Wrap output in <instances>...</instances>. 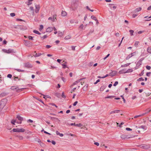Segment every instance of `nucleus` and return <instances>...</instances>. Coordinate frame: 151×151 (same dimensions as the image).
Returning <instances> with one entry per match:
<instances>
[{"label":"nucleus","mask_w":151,"mask_h":151,"mask_svg":"<svg viewBox=\"0 0 151 151\" xmlns=\"http://www.w3.org/2000/svg\"><path fill=\"white\" fill-rule=\"evenodd\" d=\"M6 100L4 99L0 101V111H1L6 105Z\"/></svg>","instance_id":"obj_1"},{"label":"nucleus","mask_w":151,"mask_h":151,"mask_svg":"<svg viewBox=\"0 0 151 151\" xmlns=\"http://www.w3.org/2000/svg\"><path fill=\"white\" fill-rule=\"evenodd\" d=\"M12 131L14 132H23L25 131V129L23 128L20 129L14 128L12 129Z\"/></svg>","instance_id":"obj_2"},{"label":"nucleus","mask_w":151,"mask_h":151,"mask_svg":"<svg viewBox=\"0 0 151 151\" xmlns=\"http://www.w3.org/2000/svg\"><path fill=\"white\" fill-rule=\"evenodd\" d=\"M139 147H140L141 148L145 149H149L150 148V145L149 144L148 145H145V144H143L141 145H140L139 146Z\"/></svg>","instance_id":"obj_3"},{"label":"nucleus","mask_w":151,"mask_h":151,"mask_svg":"<svg viewBox=\"0 0 151 151\" xmlns=\"http://www.w3.org/2000/svg\"><path fill=\"white\" fill-rule=\"evenodd\" d=\"M144 59V58H142L139 60L137 63L136 67V68H135L136 69L138 68L139 66L141 65L142 64V61Z\"/></svg>","instance_id":"obj_4"},{"label":"nucleus","mask_w":151,"mask_h":151,"mask_svg":"<svg viewBox=\"0 0 151 151\" xmlns=\"http://www.w3.org/2000/svg\"><path fill=\"white\" fill-rule=\"evenodd\" d=\"M24 66L25 67L28 68H31L32 67V65L29 63H25L24 64Z\"/></svg>","instance_id":"obj_5"},{"label":"nucleus","mask_w":151,"mask_h":151,"mask_svg":"<svg viewBox=\"0 0 151 151\" xmlns=\"http://www.w3.org/2000/svg\"><path fill=\"white\" fill-rule=\"evenodd\" d=\"M25 45L28 47H31L32 45V43L29 41L25 40Z\"/></svg>","instance_id":"obj_6"},{"label":"nucleus","mask_w":151,"mask_h":151,"mask_svg":"<svg viewBox=\"0 0 151 151\" xmlns=\"http://www.w3.org/2000/svg\"><path fill=\"white\" fill-rule=\"evenodd\" d=\"M35 12L36 13H37L39 12L40 8V6L39 5H35Z\"/></svg>","instance_id":"obj_7"},{"label":"nucleus","mask_w":151,"mask_h":151,"mask_svg":"<svg viewBox=\"0 0 151 151\" xmlns=\"http://www.w3.org/2000/svg\"><path fill=\"white\" fill-rule=\"evenodd\" d=\"M116 72L115 71H113L111 72L109 74V76L111 77L114 76L116 74Z\"/></svg>","instance_id":"obj_8"},{"label":"nucleus","mask_w":151,"mask_h":151,"mask_svg":"<svg viewBox=\"0 0 151 151\" xmlns=\"http://www.w3.org/2000/svg\"><path fill=\"white\" fill-rule=\"evenodd\" d=\"M53 28L52 27H49L46 29V32H50L53 30Z\"/></svg>","instance_id":"obj_9"},{"label":"nucleus","mask_w":151,"mask_h":151,"mask_svg":"<svg viewBox=\"0 0 151 151\" xmlns=\"http://www.w3.org/2000/svg\"><path fill=\"white\" fill-rule=\"evenodd\" d=\"M126 73V69H122L119 71V74H122L123 73Z\"/></svg>","instance_id":"obj_10"},{"label":"nucleus","mask_w":151,"mask_h":151,"mask_svg":"<svg viewBox=\"0 0 151 151\" xmlns=\"http://www.w3.org/2000/svg\"><path fill=\"white\" fill-rule=\"evenodd\" d=\"M85 78H81V79H79V80L76 81H75L74 83L73 84L74 85L76 84H77L78 83L80 82L81 81H82L83 80V79H85Z\"/></svg>","instance_id":"obj_11"},{"label":"nucleus","mask_w":151,"mask_h":151,"mask_svg":"<svg viewBox=\"0 0 151 151\" xmlns=\"http://www.w3.org/2000/svg\"><path fill=\"white\" fill-rule=\"evenodd\" d=\"M120 111L119 110H116L114 111H111L110 112V114H111L114 113H119Z\"/></svg>","instance_id":"obj_12"},{"label":"nucleus","mask_w":151,"mask_h":151,"mask_svg":"<svg viewBox=\"0 0 151 151\" xmlns=\"http://www.w3.org/2000/svg\"><path fill=\"white\" fill-rule=\"evenodd\" d=\"M88 85H85L83 88V89L84 91H86L88 89Z\"/></svg>","instance_id":"obj_13"},{"label":"nucleus","mask_w":151,"mask_h":151,"mask_svg":"<svg viewBox=\"0 0 151 151\" xmlns=\"http://www.w3.org/2000/svg\"><path fill=\"white\" fill-rule=\"evenodd\" d=\"M56 18H55V16H53V17H50L48 18V20H51L52 21L54 22L55 21V19Z\"/></svg>","instance_id":"obj_14"},{"label":"nucleus","mask_w":151,"mask_h":151,"mask_svg":"<svg viewBox=\"0 0 151 151\" xmlns=\"http://www.w3.org/2000/svg\"><path fill=\"white\" fill-rule=\"evenodd\" d=\"M42 55V54L41 53H35V54H34L33 55V56L34 57H39V56H40V55Z\"/></svg>","instance_id":"obj_15"},{"label":"nucleus","mask_w":151,"mask_h":151,"mask_svg":"<svg viewBox=\"0 0 151 151\" xmlns=\"http://www.w3.org/2000/svg\"><path fill=\"white\" fill-rule=\"evenodd\" d=\"M17 118L19 120L22 121L23 120V117H21L20 115H18L17 116Z\"/></svg>","instance_id":"obj_16"},{"label":"nucleus","mask_w":151,"mask_h":151,"mask_svg":"<svg viewBox=\"0 0 151 151\" xmlns=\"http://www.w3.org/2000/svg\"><path fill=\"white\" fill-rule=\"evenodd\" d=\"M139 128H142L145 130H146L147 128L146 126L145 125L140 126Z\"/></svg>","instance_id":"obj_17"},{"label":"nucleus","mask_w":151,"mask_h":151,"mask_svg":"<svg viewBox=\"0 0 151 151\" xmlns=\"http://www.w3.org/2000/svg\"><path fill=\"white\" fill-rule=\"evenodd\" d=\"M33 0H28V1L27 2H26V4L28 6L32 4V2H31L33 1Z\"/></svg>","instance_id":"obj_18"},{"label":"nucleus","mask_w":151,"mask_h":151,"mask_svg":"<svg viewBox=\"0 0 151 151\" xmlns=\"http://www.w3.org/2000/svg\"><path fill=\"white\" fill-rule=\"evenodd\" d=\"M67 14V13L66 12H65V11H62L61 12V15L63 16H66Z\"/></svg>","instance_id":"obj_19"},{"label":"nucleus","mask_w":151,"mask_h":151,"mask_svg":"<svg viewBox=\"0 0 151 151\" xmlns=\"http://www.w3.org/2000/svg\"><path fill=\"white\" fill-rule=\"evenodd\" d=\"M14 52V50L12 49L7 50V53H10Z\"/></svg>","instance_id":"obj_20"},{"label":"nucleus","mask_w":151,"mask_h":151,"mask_svg":"<svg viewBox=\"0 0 151 151\" xmlns=\"http://www.w3.org/2000/svg\"><path fill=\"white\" fill-rule=\"evenodd\" d=\"M141 9H142L141 7H139L136 8L135 10V11L136 12H139L141 10Z\"/></svg>","instance_id":"obj_21"},{"label":"nucleus","mask_w":151,"mask_h":151,"mask_svg":"<svg viewBox=\"0 0 151 151\" xmlns=\"http://www.w3.org/2000/svg\"><path fill=\"white\" fill-rule=\"evenodd\" d=\"M147 51L148 53L151 54V47H148L147 49Z\"/></svg>","instance_id":"obj_22"},{"label":"nucleus","mask_w":151,"mask_h":151,"mask_svg":"<svg viewBox=\"0 0 151 151\" xmlns=\"http://www.w3.org/2000/svg\"><path fill=\"white\" fill-rule=\"evenodd\" d=\"M33 32L35 34H38V35H40L41 33L39 32L37 30H33Z\"/></svg>","instance_id":"obj_23"},{"label":"nucleus","mask_w":151,"mask_h":151,"mask_svg":"<svg viewBox=\"0 0 151 151\" xmlns=\"http://www.w3.org/2000/svg\"><path fill=\"white\" fill-rule=\"evenodd\" d=\"M133 71V70L131 68L129 69L128 70H126V73L131 72H132Z\"/></svg>","instance_id":"obj_24"},{"label":"nucleus","mask_w":151,"mask_h":151,"mask_svg":"<svg viewBox=\"0 0 151 151\" xmlns=\"http://www.w3.org/2000/svg\"><path fill=\"white\" fill-rule=\"evenodd\" d=\"M63 35V32L59 31L58 33V36H62Z\"/></svg>","instance_id":"obj_25"},{"label":"nucleus","mask_w":151,"mask_h":151,"mask_svg":"<svg viewBox=\"0 0 151 151\" xmlns=\"http://www.w3.org/2000/svg\"><path fill=\"white\" fill-rule=\"evenodd\" d=\"M55 95L58 98H60L61 96V94L60 93H55Z\"/></svg>","instance_id":"obj_26"},{"label":"nucleus","mask_w":151,"mask_h":151,"mask_svg":"<svg viewBox=\"0 0 151 151\" xmlns=\"http://www.w3.org/2000/svg\"><path fill=\"white\" fill-rule=\"evenodd\" d=\"M130 64V63H127V64H125V65H122L121 66V67H127V66H128Z\"/></svg>","instance_id":"obj_27"},{"label":"nucleus","mask_w":151,"mask_h":151,"mask_svg":"<svg viewBox=\"0 0 151 151\" xmlns=\"http://www.w3.org/2000/svg\"><path fill=\"white\" fill-rule=\"evenodd\" d=\"M83 126V125L81 124H76V125H75V126L78 127H81Z\"/></svg>","instance_id":"obj_28"},{"label":"nucleus","mask_w":151,"mask_h":151,"mask_svg":"<svg viewBox=\"0 0 151 151\" xmlns=\"http://www.w3.org/2000/svg\"><path fill=\"white\" fill-rule=\"evenodd\" d=\"M70 38H71V37L70 36L68 35L65 37V39L66 40H67L69 39H70Z\"/></svg>","instance_id":"obj_29"},{"label":"nucleus","mask_w":151,"mask_h":151,"mask_svg":"<svg viewBox=\"0 0 151 151\" xmlns=\"http://www.w3.org/2000/svg\"><path fill=\"white\" fill-rule=\"evenodd\" d=\"M129 32L130 33V35L131 36H132V35H133V33L134 32V31L133 30H129Z\"/></svg>","instance_id":"obj_30"},{"label":"nucleus","mask_w":151,"mask_h":151,"mask_svg":"<svg viewBox=\"0 0 151 151\" xmlns=\"http://www.w3.org/2000/svg\"><path fill=\"white\" fill-rule=\"evenodd\" d=\"M151 111V109H146V110H145V112L146 114H147V113L150 112Z\"/></svg>","instance_id":"obj_31"},{"label":"nucleus","mask_w":151,"mask_h":151,"mask_svg":"<svg viewBox=\"0 0 151 151\" xmlns=\"http://www.w3.org/2000/svg\"><path fill=\"white\" fill-rule=\"evenodd\" d=\"M47 37V36L46 35H44V36H43L42 37H41V38L43 40L46 38Z\"/></svg>","instance_id":"obj_32"},{"label":"nucleus","mask_w":151,"mask_h":151,"mask_svg":"<svg viewBox=\"0 0 151 151\" xmlns=\"http://www.w3.org/2000/svg\"><path fill=\"white\" fill-rule=\"evenodd\" d=\"M132 57V56L131 55V54L129 55H128L127 57L126 58V60H128L130 58H131Z\"/></svg>","instance_id":"obj_33"},{"label":"nucleus","mask_w":151,"mask_h":151,"mask_svg":"<svg viewBox=\"0 0 151 151\" xmlns=\"http://www.w3.org/2000/svg\"><path fill=\"white\" fill-rule=\"evenodd\" d=\"M15 70H17L18 72H24V70H20V69H15Z\"/></svg>","instance_id":"obj_34"},{"label":"nucleus","mask_w":151,"mask_h":151,"mask_svg":"<svg viewBox=\"0 0 151 151\" xmlns=\"http://www.w3.org/2000/svg\"><path fill=\"white\" fill-rule=\"evenodd\" d=\"M43 28V26L42 25H40V27L39 28V30L40 31H41L42 29Z\"/></svg>","instance_id":"obj_35"},{"label":"nucleus","mask_w":151,"mask_h":151,"mask_svg":"<svg viewBox=\"0 0 151 151\" xmlns=\"http://www.w3.org/2000/svg\"><path fill=\"white\" fill-rule=\"evenodd\" d=\"M115 97V96H107V97H105V98H114Z\"/></svg>","instance_id":"obj_36"},{"label":"nucleus","mask_w":151,"mask_h":151,"mask_svg":"<svg viewBox=\"0 0 151 151\" xmlns=\"http://www.w3.org/2000/svg\"><path fill=\"white\" fill-rule=\"evenodd\" d=\"M30 9L32 11H33L32 12H33V14L34 13V8L32 6H31L30 7Z\"/></svg>","instance_id":"obj_37"},{"label":"nucleus","mask_w":151,"mask_h":151,"mask_svg":"<svg viewBox=\"0 0 151 151\" xmlns=\"http://www.w3.org/2000/svg\"><path fill=\"white\" fill-rule=\"evenodd\" d=\"M27 122L29 123H32L33 122V121L31 120V119H29L27 120Z\"/></svg>","instance_id":"obj_38"},{"label":"nucleus","mask_w":151,"mask_h":151,"mask_svg":"<svg viewBox=\"0 0 151 151\" xmlns=\"http://www.w3.org/2000/svg\"><path fill=\"white\" fill-rule=\"evenodd\" d=\"M16 122V120H12L11 122V123L13 124V125H15V123Z\"/></svg>","instance_id":"obj_39"},{"label":"nucleus","mask_w":151,"mask_h":151,"mask_svg":"<svg viewBox=\"0 0 151 151\" xmlns=\"http://www.w3.org/2000/svg\"><path fill=\"white\" fill-rule=\"evenodd\" d=\"M95 21H96V24L97 25L99 23V22L98 20L95 17Z\"/></svg>","instance_id":"obj_40"},{"label":"nucleus","mask_w":151,"mask_h":151,"mask_svg":"<svg viewBox=\"0 0 151 151\" xmlns=\"http://www.w3.org/2000/svg\"><path fill=\"white\" fill-rule=\"evenodd\" d=\"M125 135H122L121 136V138H122V139H124L126 138V137H125Z\"/></svg>","instance_id":"obj_41"},{"label":"nucleus","mask_w":151,"mask_h":151,"mask_svg":"<svg viewBox=\"0 0 151 151\" xmlns=\"http://www.w3.org/2000/svg\"><path fill=\"white\" fill-rule=\"evenodd\" d=\"M144 79L142 77L140 78L137 80V81H144Z\"/></svg>","instance_id":"obj_42"},{"label":"nucleus","mask_w":151,"mask_h":151,"mask_svg":"<svg viewBox=\"0 0 151 151\" xmlns=\"http://www.w3.org/2000/svg\"><path fill=\"white\" fill-rule=\"evenodd\" d=\"M18 137L20 140H22L23 139V137L22 136H18Z\"/></svg>","instance_id":"obj_43"},{"label":"nucleus","mask_w":151,"mask_h":151,"mask_svg":"<svg viewBox=\"0 0 151 151\" xmlns=\"http://www.w3.org/2000/svg\"><path fill=\"white\" fill-rule=\"evenodd\" d=\"M10 15L12 17H13L15 16V14L14 13H10Z\"/></svg>","instance_id":"obj_44"},{"label":"nucleus","mask_w":151,"mask_h":151,"mask_svg":"<svg viewBox=\"0 0 151 151\" xmlns=\"http://www.w3.org/2000/svg\"><path fill=\"white\" fill-rule=\"evenodd\" d=\"M62 65L63 66V68H66L67 67V65L65 64H62Z\"/></svg>","instance_id":"obj_45"},{"label":"nucleus","mask_w":151,"mask_h":151,"mask_svg":"<svg viewBox=\"0 0 151 151\" xmlns=\"http://www.w3.org/2000/svg\"><path fill=\"white\" fill-rule=\"evenodd\" d=\"M61 96L63 98H65L66 96L64 95V92H63L62 93Z\"/></svg>","instance_id":"obj_46"},{"label":"nucleus","mask_w":151,"mask_h":151,"mask_svg":"<svg viewBox=\"0 0 151 151\" xmlns=\"http://www.w3.org/2000/svg\"><path fill=\"white\" fill-rule=\"evenodd\" d=\"M118 83V82L117 81L115 82L114 84H113V86H116Z\"/></svg>","instance_id":"obj_47"},{"label":"nucleus","mask_w":151,"mask_h":151,"mask_svg":"<svg viewBox=\"0 0 151 151\" xmlns=\"http://www.w3.org/2000/svg\"><path fill=\"white\" fill-rule=\"evenodd\" d=\"M33 37H32V36H28V38L29 39L31 40H33Z\"/></svg>","instance_id":"obj_48"},{"label":"nucleus","mask_w":151,"mask_h":151,"mask_svg":"<svg viewBox=\"0 0 151 151\" xmlns=\"http://www.w3.org/2000/svg\"><path fill=\"white\" fill-rule=\"evenodd\" d=\"M139 42H138V41H136L135 42V43H134V45L135 46H137L138 45V44H139Z\"/></svg>","instance_id":"obj_49"},{"label":"nucleus","mask_w":151,"mask_h":151,"mask_svg":"<svg viewBox=\"0 0 151 151\" xmlns=\"http://www.w3.org/2000/svg\"><path fill=\"white\" fill-rule=\"evenodd\" d=\"M146 68L147 69L150 70L151 69V67L150 66L147 65L146 66Z\"/></svg>","instance_id":"obj_50"},{"label":"nucleus","mask_w":151,"mask_h":151,"mask_svg":"<svg viewBox=\"0 0 151 151\" xmlns=\"http://www.w3.org/2000/svg\"><path fill=\"white\" fill-rule=\"evenodd\" d=\"M12 75L11 74H9L7 76V77L9 78H11L12 77Z\"/></svg>","instance_id":"obj_51"},{"label":"nucleus","mask_w":151,"mask_h":151,"mask_svg":"<svg viewBox=\"0 0 151 151\" xmlns=\"http://www.w3.org/2000/svg\"><path fill=\"white\" fill-rule=\"evenodd\" d=\"M151 74V72H147L146 73V76H149Z\"/></svg>","instance_id":"obj_52"},{"label":"nucleus","mask_w":151,"mask_h":151,"mask_svg":"<svg viewBox=\"0 0 151 151\" xmlns=\"http://www.w3.org/2000/svg\"><path fill=\"white\" fill-rule=\"evenodd\" d=\"M126 130L127 131H132V129L129 128L127 127L126 128Z\"/></svg>","instance_id":"obj_53"},{"label":"nucleus","mask_w":151,"mask_h":151,"mask_svg":"<svg viewBox=\"0 0 151 151\" xmlns=\"http://www.w3.org/2000/svg\"><path fill=\"white\" fill-rule=\"evenodd\" d=\"M110 55V54H108L104 58V60H106Z\"/></svg>","instance_id":"obj_54"},{"label":"nucleus","mask_w":151,"mask_h":151,"mask_svg":"<svg viewBox=\"0 0 151 151\" xmlns=\"http://www.w3.org/2000/svg\"><path fill=\"white\" fill-rule=\"evenodd\" d=\"M84 27V25L83 24H81L79 27V28L83 29Z\"/></svg>","instance_id":"obj_55"},{"label":"nucleus","mask_w":151,"mask_h":151,"mask_svg":"<svg viewBox=\"0 0 151 151\" xmlns=\"http://www.w3.org/2000/svg\"><path fill=\"white\" fill-rule=\"evenodd\" d=\"M144 70H143L142 72L140 74H139V76H142L143 75L144 73Z\"/></svg>","instance_id":"obj_56"},{"label":"nucleus","mask_w":151,"mask_h":151,"mask_svg":"<svg viewBox=\"0 0 151 151\" xmlns=\"http://www.w3.org/2000/svg\"><path fill=\"white\" fill-rule=\"evenodd\" d=\"M51 47V45H46V47L47 48H50Z\"/></svg>","instance_id":"obj_57"},{"label":"nucleus","mask_w":151,"mask_h":151,"mask_svg":"<svg viewBox=\"0 0 151 151\" xmlns=\"http://www.w3.org/2000/svg\"><path fill=\"white\" fill-rule=\"evenodd\" d=\"M137 15L136 14H133V15H132V18H135L136 16H137Z\"/></svg>","instance_id":"obj_58"},{"label":"nucleus","mask_w":151,"mask_h":151,"mask_svg":"<svg viewBox=\"0 0 151 151\" xmlns=\"http://www.w3.org/2000/svg\"><path fill=\"white\" fill-rule=\"evenodd\" d=\"M75 46H71V48H72V49L73 50H75Z\"/></svg>","instance_id":"obj_59"},{"label":"nucleus","mask_w":151,"mask_h":151,"mask_svg":"<svg viewBox=\"0 0 151 151\" xmlns=\"http://www.w3.org/2000/svg\"><path fill=\"white\" fill-rule=\"evenodd\" d=\"M68 124L69 125H71V126L74 125V126H75V125H76V124H75V123H70V124Z\"/></svg>","instance_id":"obj_60"},{"label":"nucleus","mask_w":151,"mask_h":151,"mask_svg":"<svg viewBox=\"0 0 151 151\" xmlns=\"http://www.w3.org/2000/svg\"><path fill=\"white\" fill-rule=\"evenodd\" d=\"M52 144L53 145H55L56 144V142L54 140H52L51 142Z\"/></svg>","instance_id":"obj_61"},{"label":"nucleus","mask_w":151,"mask_h":151,"mask_svg":"<svg viewBox=\"0 0 151 151\" xmlns=\"http://www.w3.org/2000/svg\"><path fill=\"white\" fill-rule=\"evenodd\" d=\"M140 116H141L140 115H137V116H135L134 117V118H135V119H136V118H137L138 117H140Z\"/></svg>","instance_id":"obj_62"},{"label":"nucleus","mask_w":151,"mask_h":151,"mask_svg":"<svg viewBox=\"0 0 151 151\" xmlns=\"http://www.w3.org/2000/svg\"><path fill=\"white\" fill-rule=\"evenodd\" d=\"M78 102L77 101H75L73 104V106H75L78 103Z\"/></svg>","instance_id":"obj_63"},{"label":"nucleus","mask_w":151,"mask_h":151,"mask_svg":"<svg viewBox=\"0 0 151 151\" xmlns=\"http://www.w3.org/2000/svg\"><path fill=\"white\" fill-rule=\"evenodd\" d=\"M147 10H151V5L148 7L147 8Z\"/></svg>","instance_id":"obj_64"}]
</instances>
